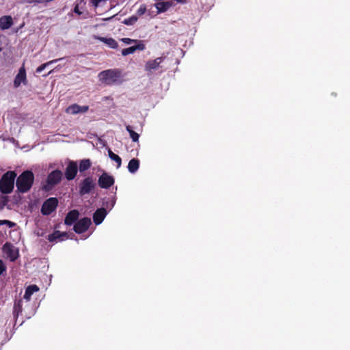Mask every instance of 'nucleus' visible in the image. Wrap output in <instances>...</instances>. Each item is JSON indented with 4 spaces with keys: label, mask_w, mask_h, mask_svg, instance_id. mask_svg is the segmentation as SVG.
Segmentation results:
<instances>
[{
    "label": "nucleus",
    "mask_w": 350,
    "mask_h": 350,
    "mask_svg": "<svg viewBox=\"0 0 350 350\" xmlns=\"http://www.w3.org/2000/svg\"><path fill=\"white\" fill-rule=\"evenodd\" d=\"M78 166L77 162L69 161L65 170V177L68 180H73L77 174Z\"/></svg>",
    "instance_id": "1a4fd4ad"
},
{
    "label": "nucleus",
    "mask_w": 350,
    "mask_h": 350,
    "mask_svg": "<svg viewBox=\"0 0 350 350\" xmlns=\"http://www.w3.org/2000/svg\"><path fill=\"white\" fill-rule=\"evenodd\" d=\"M139 167V161L137 159H132L128 164V170L131 173H135Z\"/></svg>",
    "instance_id": "5701e85b"
},
{
    "label": "nucleus",
    "mask_w": 350,
    "mask_h": 350,
    "mask_svg": "<svg viewBox=\"0 0 350 350\" xmlns=\"http://www.w3.org/2000/svg\"><path fill=\"white\" fill-rule=\"evenodd\" d=\"M74 12L79 14V15H81L82 14V12L79 10V5L77 4L74 8Z\"/></svg>",
    "instance_id": "473e14b6"
},
{
    "label": "nucleus",
    "mask_w": 350,
    "mask_h": 350,
    "mask_svg": "<svg viewBox=\"0 0 350 350\" xmlns=\"http://www.w3.org/2000/svg\"><path fill=\"white\" fill-rule=\"evenodd\" d=\"M146 10H147L146 5L145 4H142L137 11V14L138 16H142L143 14H144L146 13Z\"/></svg>",
    "instance_id": "7c9ffc66"
},
{
    "label": "nucleus",
    "mask_w": 350,
    "mask_h": 350,
    "mask_svg": "<svg viewBox=\"0 0 350 350\" xmlns=\"http://www.w3.org/2000/svg\"><path fill=\"white\" fill-rule=\"evenodd\" d=\"M174 1L181 3H185L187 0H162L155 3L157 9V13L166 12L170 8L174 5Z\"/></svg>",
    "instance_id": "0eeeda50"
},
{
    "label": "nucleus",
    "mask_w": 350,
    "mask_h": 350,
    "mask_svg": "<svg viewBox=\"0 0 350 350\" xmlns=\"http://www.w3.org/2000/svg\"><path fill=\"white\" fill-rule=\"evenodd\" d=\"M16 174L14 171L5 172L0 179V191L3 194L10 193L14 189Z\"/></svg>",
    "instance_id": "7ed1b4c3"
},
{
    "label": "nucleus",
    "mask_w": 350,
    "mask_h": 350,
    "mask_svg": "<svg viewBox=\"0 0 350 350\" xmlns=\"http://www.w3.org/2000/svg\"><path fill=\"white\" fill-rule=\"evenodd\" d=\"M26 85L27 83V77H26V71L24 65H23L19 70L18 74L14 78V88H18L21 85V83Z\"/></svg>",
    "instance_id": "9b49d317"
},
{
    "label": "nucleus",
    "mask_w": 350,
    "mask_h": 350,
    "mask_svg": "<svg viewBox=\"0 0 350 350\" xmlns=\"http://www.w3.org/2000/svg\"><path fill=\"white\" fill-rule=\"evenodd\" d=\"M23 310V301L22 299L16 300L13 308V316L14 318H18L19 314Z\"/></svg>",
    "instance_id": "4be33fe9"
},
{
    "label": "nucleus",
    "mask_w": 350,
    "mask_h": 350,
    "mask_svg": "<svg viewBox=\"0 0 350 350\" xmlns=\"http://www.w3.org/2000/svg\"><path fill=\"white\" fill-rule=\"evenodd\" d=\"M126 130L129 133L130 137L132 139L133 142H138L139 135L133 130L132 126H131L130 125H127L126 126Z\"/></svg>",
    "instance_id": "393cba45"
},
{
    "label": "nucleus",
    "mask_w": 350,
    "mask_h": 350,
    "mask_svg": "<svg viewBox=\"0 0 350 350\" xmlns=\"http://www.w3.org/2000/svg\"><path fill=\"white\" fill-rule=\"evenodd\" d=\"M2 45H3L2 36L0 35V52H1V51H2Z\"/></svg>",
    "instance_id": "72a5a7b5"
},
{
    "label": "nucleus",
    "mask_w": 350,
    "mask_h": 350,
    "mask_svg": "<svg viewBox=\"0 0 350 350\" xmlns=\"http://www.w3.org/2000/svg\"><path fill=\"white\" fill-rule=\"evenodd\" d=\"M40 290L39 287L36 284H31L28 286L25 292V295L23 296V298L29 301L31 299V295L36 292H38Z\"/></svg>",
    "instance_id": "412c9836"
},
{
    "label": "nucleus",
    "mask_w": 350,
    "mask_h": 350,
    "mask_svg": "<svg viewBox=\"0 0 350 350\" xmlns=\"http://www.w3.org/2000/svg\"><path fill=\"white\" fill-rule=\"evenodd\" d=\"M164 59V57H159L154 60L148 61L145 65V70L148 72H150L153 70L157 69L160 64L163 62Z\"/></svg>",
    "instance_id": "dca6fc26"
},
{
    "label": "nucleus",
    "mask_w": 350,
    "mask_h": 350,
    "mask_svg": "<svg viewBox=\"0 0 350 350\" xmlns=\"http://www.w3.org/2000/svg\"><path fill=\"white\" fill-rule=\"evenodd\" d=\"M121 71L118 69H108L98 74L99 80L107 85H112L120 81Z\"/></svg>",
    "instance_id": "f03ea898"
},
{
    "label": "nucleus",
    "mask_w": 350,
    "mask_h": 350,
    "mask_svg": "<svg viewBox=\"0 0 350 350\" xmlns=\"http://www.w3.org/2000/svg\"><path fill=\"white\" fill-rule=\"evenodd\" d=\"M107 215V211L104 208H98L93 214V221L96 225L100 224Z\"/></svg>",
    "instance_id": "a211bd4d"
},
{
    "label": "nucleus",
    "mask_w": 350,
    "mask_h": 350,
    "mask_svg": "<svg viewBox=\"0 0 350 350\" xmlns=\"http://www.w3.org/2000/svg\"><path fill=\"white\" fill-rule=\"evenodd\" d=\"M96 38L100 42L106 44L109 48L116 49L118 48V44L116 40L112 38H105L96 36Z\"/></svg>",
    "instance_id": "aec40b11"
},
{
    "label": "nucleus",
    "mask_w": 350,
    "mask_h": 350,
    "mask_svg": "<svg viewBox=\"0 0 350 350\" xmlns=\"http://www.w3.org/2000/svg\"><path fill=\"white\" fill-rule=\"evenodd\" d=\"M3 251L7 254L8 256L10 258V261H15L18 257V251L15 250L14 246L10 243H6L3 245Z\"/></svg>",
    "instance_id": "ddd939ff"
},
{
    "label": "nucleus",
    "mask_w": 350,
    "mask_h": 350,
    "mask_svg": "<svg viewBox=\"0 0 350 350\" xmlns=\"http://www.w3.org/2000/svg\"><path fill=\"white\" fill-rule=\"evenodd\" d=\"M34 182V174L30 170L22 172L16 179V186L18 191L22 193L28 192Z\"/></svg>",
    "instance_id": "f257e3e1"
},
{
    "label": "nucleus",
    "mask_w": 350,
    "mask_h": 350,
    "mask_svg": "<svg viewBox=\"0 0 350 350\" xmlns=\"http://www.w3.org/2000/svg\"><path fill=\"white\" fill-rule=\"evenodd\" d=\"M58 205L57 198L51 197L46 200L41 207V213L43 215H49L55 211Z\"/></svg>",
    "instance_id": "39448f33"
},
{
    "label": "nucleus",
    "mask_w": 350,
    "mask_h": 350,
    "mask_svg": "<svg viewBox=\"0 0 350 350\" xmlns=\"http://www.w3.org/2000/svg\"><path fill=\"white\" fill-rule=\"evenodd\" d=\"M63 174L62 172L59 170H55L51 172L47 177V185H49L51 186H54L57 184H58L62 178Z\"/></svg>",
    "instance_id": "9d476101"
},
{
    "label": "nucleus",
    "mask_w": 350,
    "mask_h": 350,
    "mask_svg": "<svg viewBox=\"0 0 350 350\" xmlns=\"http://www.w3.org/2000/svg\"><path fill=\"white\" fill-rule=\"evenodd\" d=\"M115 180L113 176L109 175L107 172H104L98 180V186L102 189H109L113 185Z\"/></svg>",
    "instance_id": "423d86ee"
},
{
    "label": "nucleus",
    "mask_w": 350,
    "mask_h": 350,
    "mask_svg": "<svg viewBox=\"0 0 350 350\" xmlns=\"http://www.w3.org/2000/svg\"><path fill=\"white\" fill-rule=\"evenodd\" d=\"M60 59H53V60H51V61H49L46 63H44V64H41L40 66H38L37 68H36V72L37 73H40L43 70H44L50 64H52L53 63H55L57 62L58 60H59Z\"/></svg>",
    "instance_id": "c85d7f7f"
},
{
    "label": "nucleus",
    "mask_w": 350,
    "mask_h": 350,
    "mask_svg": "<svg viewBox=\"0 0 350 350\" xmlns=\"http://www.w3.org/2000/svg\"><path fill=\"white\" fill-rule=\"evenodd\" d=\"M88 109L89 107L87 105L80 106L77 104H72L66 108V112L71 114H77L79 113H85Z\"/></svg>",
    "instance_id": "2eb2a0df"
},
{
    "label": "nucleus",
    "mask_w": 350,
    "mask_h": 350,
    "mask_svg": "<svg viewBox=\"0 0 350 350\" xmlns=\"http://www.w3.org/2000/svg\"><path fill=\"white\" fill-rule=\"evenodd\" d=\"M68 238V233L66 232H60L59 230L54 231L52 234L48 235L47 239L50 242H57L64 241Z\"/></svg>",
    "instance_id": "4468645a"
},
{
    "label": "nucleus",
    "mask_w": 350,
    "mask_h": 350,
    "mask_svg": "<svg viewBox=\"0 0 350 350\" xmlns=\"http://www.w3.org/2000/svg\"><path fill=\"white\" fill-rule=\"evenodd\" d=\"M109 157L110 159L113 161H114L117 163V167H120L122 164V159L118 155L113 153L111 150H109L108 151Z\"/></svg>",
    "instance_id": "a878e982"
},
{
    "label": "nucleus",
    "mask_w": 350,
    "mask_h": 350,
    "mask_svg": "<svg viewBox=\"0 0 350 350\" xmlns=\"http://www.w3.org/2000/svg\"><path fill=\"white\" fill-rule=\"evenodd\" d=\"M13 25V19L11 16H3L0 18V29L5 30L10 28Z\"/></svg>",
    "instance_id": "6ab92c4d"
},
{
    "label": "nucleus",
    "mask_w": 350,
    "mask_h": 350,
    "mask_svg": "<svg viewBox=\"0 0 350 350\" xmlns=\"http://www.w3.org/2000/svg\"><path fill=\"white\" fill-rule=\"evenodd\" d=\"M79 212L77 210L74 209V210L70 211L67 213V215L65 217L64 224L67 226H71L75 222L76 223V221H77V219L79 218Z\"/></svg>",
    "instance_id": "f3484780"
},
{
    "label": "nucleus",
    "mask_w": 350,
    "mask_h": 350,
    "mask_svg": "<svg viewBox=\"0 0 350 350\" xmlns=\"http://www.w3.org/2000/svg\"><path fill=\"white\" fill-rule=\"evenodd\" d=\"M7 272V267L3 260L0 259V277L4 275Z\"/></svg>",
    "instance_id": "c756f323"
},
{
    "label": "nucleus",
    "mask_w": 350,
    "mask_h": 350,
    "mask_svg": "<svg viewBox=\"0 0 350 350\" xmlns=\"http://www.w3.org/2000/svg\"><path fill=\"white\" fill-rule=\"evenodd\" d=\"M7 225L9 228H13L16 226V224L10 220H0V226Z\"/></svg>",
    "instance_id": "2f4dec72"
},
{
    "label": "nucleus",
    "mask_w": 350,
    "mask_h": 350,
    "mask_svg": "<svg viewBox=\"0 0 350 350\" xmlns=\"http://www.w3.org/2000/svg\"><path fill=\"white\" fill-rule=\"evenodd\" d=\"M92 165V162L89 159H84L80 161L79 170L81 172H85L90 169Z\"/></svg>",
    "instance_id": "b1692460"
},
{
    "label": "nucleus",
    "mask_w": 350,
    "mask_h": 350,
    "mask_svg": "<svg viewBox=\"0 0 350 350\" xmlns=\"http://www.w3.org/2000/svg\"><path fill=\"white\" fill-rule=\"evenodd\" d=\"M120 40L126 44H138V43L144 42V40H135V39H131L129 38H122Z\"/></svg>",
    "instance_id": "cd10ccee"
},
{
    "label": "nucleus",
    "mask_w": 350,
    "mask_h": 350,
    "mask_svg": "<svg viewBox=\"0 0 350 350\" xmlns=\"http://www.w3.org/2000/svg\"><path fill=\"white\" fill-rule=\"evenodd\" d=\"M91 223L90 218L83 217L75 224L73 230L77 234H82L88 230Z\"/></svg>",
    "instance_id": "6e6552de"
},
{
    "label": "nucleus",
    "mask_w": 350,
    "mask_h": 350,
    "mask_svg": "<svg viewBox=\"0 0 350 350\" xmlns=\"http://www.w3.org/2000/svg\"><path fill=\"white\" fill-rule=\"evenodd\" d=\"M144 42L135 44L129 48H126L122 50L121 53L123 56H127L130 54L134 53L136 51H144L146 49V44Z\"/></svg>",
    "instance_id": "f8f14e48"
},
{
    "label": "nucleus",
    "mask_w": 350,
    "mask_h": 350,
    "mask_svg": "<svg viewBox=\"0 0 350 350\" xmlns=\"http://www.w3.org/2000/svg\"><path fill=\"white\" fill-rule=\"evenodd\" d=\"M96 184L92 176L83 179L79 184V193L81 196L90 193L96 188Z\"/></svg>",
    "instance_id": "20e7f679"
},
{
    "label": "nucleus",
    "mask_w": 350,
    "mask_h": 350,
    "mask_svg": "<svg viewBox=\"0 0 350 350\" xmlns=\"http://www.w3.org/2000/svg\"><path fill=\"white\" fill-rule=\"evenodd\" d=\"M138 20V17L135 15H133L127 18H125L122 23L126 25H133Z\"/></svg>",
    "instance_id": "bb28decb"
}]
</instances>
